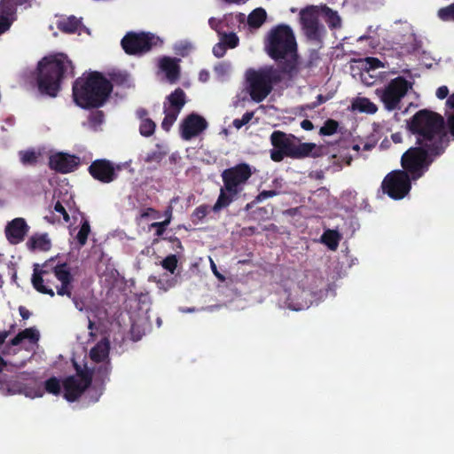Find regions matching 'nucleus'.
<instances>
[{"mask_svg":"<svg viewBox=\"0 0 454 454\" xmlns=\"http://www.w3.org/2000/svg\"><path fill=\"white\" fill-rule=\"evenodd\" d=\"M38 338H40L38 331H36L35 328H27L20 331L18 335L11 339L10 345L18 346L21 343V341L25 340H28L30 343H35L38 341Z\"/></svg>","mask_w":454,"mask_h":454,"instance_id":"24","label":"nucleus"},{"mask_svg":"<svg viewBox=\"0 0 454 454\" xmlns=\"http://www.w3.org/2000/svg\"><path fill=\"white\" fill-rule=\"evenodd\" d=\"M336 129H338V122L333 119H327L323 127L319 128V135L329 137L334 135Z\"/></svg>","mask_w":454,"mask_h":454,"instance_id":"33","label":"nucleus"},{"mask_svg":"<svg viewBox=\"0 0 454 454\" xmlns=\"http://www.w3.org/2000/svg\"><path fill=\"white\" fill-rule=\"evenodd\" d=\"M12 13L13 12L6 14L0 12V35L7 31L9 27H11V21L7 17L11 16Z\"/></svg>","mask_w":454,"mask_h":454,"instance_id":"46","label":"nucleus"},{"mask_svg":"<svg viewBox=\"0 0 454 454\" xmlns=\"http://www.w3.org/2000/svg\"><path fill=\"white\" fill-rule=\"evenodd\" d=\"M32 274H53L60 286H55L57 294L72 299V275L71 268L67 262H58L54 257L45 261L43 264H34Z\"/></svg>","mask_w":454,"mask_h":454,"instance_id":"10","label":"nucleus"},{"mask_svg":"<svg viewBox=\"0 0 454 454\" xmlns=\"http://www.w3.org/2000/svg\"><path fill=\"white\" fill-rule=\"evenodd\" d=\"M7 337H9V331H3L0 333V345L4 344Z\"/></svg>","mask_w":454,"mask_h":454,"instance_id":"60","label":"nucleus"},{"mask_svg":"<svg viewBox=\"0 0 454 454\" xmlns=\"http://www.w3.org/2000/svg\"><path fill=\"white\" fill-rule=\"evenodd\" d=\"M27 0H1V12L10 14L15 11L16 6L23 4Z\"/></svg>","mask_w":454,"mask_h":454,"instance_id":"34","label":"nucleus"},{"mask_svg":"<svg viewBox=\"0 0 454 454\" xmlns=\"http://www.w3.org/2000/svg\"><path fill=\"white\" fill-rule=\"evenodd\" d=\"M20 162L24 165H34L36 163V153L33 150L20 151Z\"/></svg>","mask_w":454,"mask_h":454,"instance_id":"39","label":"nucleus"},{"mask_svg":"<svg viewBox=\"0 0 454 454\" xmlns=\"http://www.w3.org/2000/svg\"><path fill=\"white\" fill-rule=\"evenodd\" d=\"M165 157V152L160 150V147H159V145H156V149L146 153V156H145V162L148 164L156 163L159 164L162 160H164Z\"/></svg>","mask_w":454,"mask_h":454,"instance_id":"31","label":"nucleus"},{"mask_svg":"<svg viewBox=\"0 0 454 454\" xmlns=\"http://www.w3.org/2000/svg\"><path fill=\"white\" fill-rule=\"evenodd\" d=\"M120 169H121L120 165H115L106 159H97L90 162V167H88V173H90L92 179L101 184H110L116 180L118 177L117 172Z\"/></svg>","mask_w":454,"mask_h":454,"instance_id":"14","label":"nucleus"},{"mask_svg":"<svg viewBox=\"0 0 454 454\" xmlns=\"http://www.w3.org/2000/svg\"><path fill=\"white\" fill-rule=\"evenodd\" d=\"M365 62H367L368 69L371 70H375L384 67L382 62L374 57H368L367 59H365Z\"/></svg>","mask_w":454,"mask_h":454,"instance_id":"50","label":"nucleus"},{"mask_svg":"<svg viewBox=\"0 0 454 454\" xmlns=\"http://www.w3.org/2000/svg\"><path fill=\"white\" fill-rule=\"evenodd\" d=\"M43 388L51 395H59L61 393L62 381L56 377H51L43 382Z\"/></svg>","mask_w":454,"mask_h":454,"instance_id":"30","label":"nucleus"},{"mask_svg":"<svg viewBox=\"0 0 454 454\" xmlns=\"http://www.w3.org/2000/svg\"><path fill=\"white\" fill-rule=\"evenodd\" d=\"M74 371L75 375H70L63 380V398L71 403L79 399L91 383V372L89 369L82 368L74 363Z\"/></svg>","mask_w":454,"mask_h":454,"instance_id":"13","label":"nucleus"},{"mask_svg":"<svg viewBox=\"0 0 454 454\" xmlns=\"http://www.w3.org/2000/svg\"><path fill=\"white\" fill-rule=\"evenodd\" d=\"M53 211L59 213L61 217H63V221H65V223H69V215L67 214V212L64 208V206H62L59 200H57V202H55V205H53Z\"/></svg>","mask_w":454,"mask_h":454,"instance_id":"48","label":"nucleus"},{"mask_svg":"<svg viewBox=\"0 0 454 454\" xmlns=\"http://www.w3.org/2000/svg\"><path fill=\"white\" fill-rule=\"evenodd\" d=\"M416 180L406 172L393 170L385 176L380 188H381L383 194L387 195V198L393 200H400L409 195L411 182Z\"/></svg>","mask_w":454,"mask_h":454,"instance_id":"12","label":"nucleus"},{"mask_svg":"<svg viewBox=\"0 0 454 454\" xmlns=\"http://www.w3.org/2000/svg\"><path fill=\"white\" fill-rule=\"evenodd\" d=\"M448 145H417L411 147L401 156V167L403 169L396 171L405 172L419 179L428 171V167L438 157L442 156Z\"/></svg>","mask_w":454,"mask_h":454,"instance_id":"7","label":"nucleus"},{"mask_svg":"<svg viewBox=\"0 0 454 454\" xmlns=\"http://www.w3.org/2000/svg\"><path fill=\"white\" fill-rule=\"evenodd\" d=\"M154 129L155 123L152 119H142V121H140V135H142L143 137L153 136Z\"/></svg>","mask_w":454,"mask_h":454,"instance_id":"37","label":"nucleus"},{"mask_svg":"<svg viewBox=\"0 0 454 454\" xmlns=\"http://www.w3.org/2000/svg\"><path fill=\"white\" fill-rule=\"evenodd\" d=\"M20 316L22 317V319L27 320L28 317H30V311L28 309H25V307L20 306Z\"/></svg>","mask_w":454,"mask_h":454,"instance_id":"57","label":"nucleus"},{"mask_svg":"<svg viewBox=\"0 0 454 454\" xmlns=\"http://www.w3.org/2000/svg\"><path fill=\"white\" fill-rule=\"evenodd\" d=\"M51 247V243L46 234L34 235L27 240V248H29L30 251L40 250L47 252Z\"/></svg>","mask_w":454,"mask_h":454,"instance_id":"23","label":"nucleus"},{"mask_svg":"<svg viewBox=\"0 0 454 454\" xmlns=\"http://www.w3.org/2000/svg\"><path fill=\"white\" fill-rule=\"evenodd\" d=\"M300 22L305 31L306 38L312 41L320 39V26L317 20V10L315 6H309L300 12Z\"/></svg>","mask_w":454,"mask_h":454,"instance_id":"15","label":"nucleus"},{"mask_svg":"<svg viewBox=\"0 0 454 454\" xmlns=\"http://www.w3.org/2000/svg\"><path fill=\"white\" fill-rule=\"evenodd\" d=\"M409 133L416 137V145H450V132L444 117L434 111L420 109L406 122Z\"/></svg>","mask_w":454,"mask_h":454,"instance_id":"1","label":"nucleus"},{"mask_svg":"<svg viewBox=\"0 0 454 454\" xmlns=\"http://www.w3.org/2000/svg\"><path fill=\"white\" fill-rule=\"evenodd\" d=\"M437 16L443 22L454 21V3L438 9Z\"/></svg>","mask_w":454,"mask_h":454,"instance_id":"32","label":"nucleus"},{"mask_svg":"<svg viewBox=\"0 0 454 454\" xmlns=\"http://www.w3.org/2000/svg\"><path fill=\"white\" fill-rule=\"evenodd\" d=\"M160 68L166 74V79L169 83L176 82L180 77V67H178L175 59L164 57L160 61Z\"/></svg>","mask_w":454,"mask_h":454,"instance_id":"21","label":"nucleus"},{"mask_svg":"<svg viewBox=\"0 0 454 454\" xmlns=\"http://www.w3.org/2000/svg\"><path fill=\"white\" fill-rule=\"evenodd\" d=\"M185 102L184 90L177 88L166 97V102H164L163 105V113H180Z\"/></svg>","mask_w":454,"mask_h":454,"instance_id":"19","label":"nucleus"},{"mask_svg":"<svg viewBox=\"0 0 454 454\" xmlns=\"http://www.w3.org/2000/svg\"><path fill=\"white\" fill-rule=\"evenodd\" d=\"M110 350V343L106 339H102L101 341L96 343L90 350V361L95 363H101L108 357V351Z\"/></svg>","mask_w":454,"mask_h":454,"instance_id":"22","label":"nucleus"},{"mask_svg":"<svg viewBox=\"0 0 454 454\" xmlns=\"http://www.w3.org/2000/svg\"><path fill=\"white\" fill-rule=\"evenodd\" d=\"M217 24H219V22L214 20V18H210V20H208V26H210V27L215 31L217 29Z\"/></svg>","mask_w":454,"mask_h":454,"instance_id":"63","label":"nucleus"},{"mask_svg":"<svg viewBox=\"0 0 454 454\" xmlns=\"http://www.w3.org/2000/svg\"><path fill=\"white\" fill-rule=\"evenodd\" d=\"M161 266H163L164 270L173 274L175 269H176V256L170 254L164 257L163 261H161Z\"/></svg>","mask_w":454,"mask_h":454,"instance_id":"41","label":"nucleus"},{"mask_svg":"<svg viewBox=\"0 0 454 454\" xmlns=\"http://www.w3.org/2000/svg\"><path fill=\"white\" fill-rule=\"evenodd\" d=\"M89 233H90V225H89V222L87 220H82V227H80V231H78V234H76V241H78L80 246L82 247L85 245Z\"/></svg>","mask_w":454,"mask_h":454,"instance_id":"36","label":"nucleus"},{"mask_svg":"<svg viewBox=\"0 0 454 454\" xmlns=\"http://www.w3.org/2000/svg\"><path fill=\"white\" fill-rule=\"evenodd\" d=\"M356 109L360 113L374 114L377 111V106L367 98H360L356 99Z\"/></svg>","mask_w":454,"mask_h":454,"instance_id":"29","label":"nucleus"},{"mask_svg":"<svg viewBox=\"0 0 454 454\" xmlns=\"http://www.w3.org/2000/svg\"><path fill=\"white\" fill-rule=\"evenodd\" d=\"M341 239V235L335 230L327 229L321 235V243L326 246L327 249L335 251L338 247V243Z\"/></svg>","mask_w":454,"mask_h":454,"instance_id":"25","label":"nucleus"},{"mask_svg":"<svg viewBox=\"0 0 454 454\" xmlns=\"http://www.w3.org/2000/svg\"><path fill=\"white\" fill-rule=\"evenodd\" d=\"M225 49H227V45H224L223 43H216L213 45L212 52L213 56L221 59L225 54Z\"/></svg>","mask_w":454,"mask_h":454,"instance_id":"49","label":"nucleus"},{"mask_svg":"<svg viewBox=\"0 0 454 454\" xmlns=\"http://www.w3.org/2000/svg\"><path fill=\"white\" fill-rule=\"evenodd\" d=\"M223 1H224V3H226L228 4H235V5H239V4L246 3V0H223Z\"/></svg>","mask_w":454,"mask_h":454,"instance_id":"62","label":"nucleus"},{"mask_svg":"<svg viewBox=\"0 0 454 454\" xmlns=\"http://www.w3.org/2000/svg\"><path fill=\"white\" fill-rule=\"evenodd\" d=\"M265 10L261 7L255 8L247 15V26L253 29H257L265 22Z\"/></svg>","mask_w":454,"mask_h":454,"instance_id":"26","label":"nucleus"},{"mask_svg":"<svg viewBox=\"0 0 454 454\" xmlns=\"http://www.w3.org/2000/svg\"><path fill=\"white\" fill-rule=\"evenodd\" d=\"M112 82L98 71H90L73 82L71 96L82 109L101 107L112 94Z\"/></svg>","mask_w":454,"mask_h":454,"instance_id":"2","label":"nucleus"},{"mask_svg":"<svg viewBox=\"0 0 454 454\" xmlns=\"http://www.w3.org/2000/svg\"><path fill=\"white\" fill-rule=\"evenodd\" d=\"M411 89V82L403 76L389 80L382 88L375 90V95L381 101L385 110L394 112L400 107V102Z\"/></svg>","mask_w":454,"mask_h":454,"instance_id":"9","label":"nucleus"},{"mask_svg":"<svg viewBox=\"0 0 454 454\" xmlns=\"http://www.w3.org/2000/svg\"><path fill=\"white\" fill-rule=\"evenodd\" d=\"M98 373L101 374L102 376H108V373H110V364H104L103 365L99 366V368H98Z\"/></svg>","mask_w":454,"mask_h":454,"instance_id":"55","label":"nucleus"},{"mask_svg":"<svg viewBox=\"0 0 454 454\" xmlns=\"http://www.w3.org/2000/svg\"><path fill=\"white\" fill-rule=\"evenodd\" d=\"M207 127V122L202 116L196 114H189L181 122V137L189 141L202 133Z\"/></svg>","mask_w":454,"mask_h":454,"instance_id":"16","label":"nucleus"},{"mask_svg":"<svg viewBox=\"0 0 454 454\" xmlns=\"http://www.w3.org/2000/svg\"><path fill=\"white\" fill-rule=\"evenodd\" d=\"M251 176L252 168L247 163H239L224 168L222 172L223 187L220 189V195L213 205L212 211L217 213L231 205L237 195L242 192L244 186Z\"/></svg>","mask_w":454,"mask_h":454,"instance_id":"6","label":"nucleus"},{"mask_svg":"<svg viewBox=\"0 0 454 454\" xmlns=\"http://www.w3.org/2000/svg\"><path fill=\"white\" fill-rule=\"evenodd\" d=\"M325 101H327V98L325 96L319 94V95L316 96V100L313 101V103L306 105V109H308V110L316 109L317 106H318L322 104H325Z\"/></svg>","mask_w":454,"mask_h":454,"instance_id":"51","label":"nucleus"},{"mask_svg":"<svg viewBox=\"0 0 454 454\" xmlns=\"http://www.w3.org/2000/svg\"><path fill=\"white\" fill-rule=\"evenodd\" d=\"M164 113V119L163 121H161V129H163L164 131L168 132L170 128H172L173 122L176 120V117H178V114L180 113H171V112H163Z\"/></svg>","mask_w":454,"mask_h":454,"instance_id":"40","label":"nucleus"},{"mask_svg":"<svg viewBox=\"0 0 454 454\" xmlns=\"http://www.w3.org/2000/svg\"><path fill=\"white\" fill-rule=\"evenodd\" d=\"M281 71L273 67H265L258 70L249 69L246 72V82H247V94L251 100L259 104L265 100L271 93L273 85L281 81Z\"/></svg>","mask_w":454,"mask_h":454,"instance_id":"8","label":"nucleus"},{"mask_svg":"<svg viewBox=\"0 0 454 454\" xmlns=\"http://www.w3.org/2000/svg\"><path fill=\"white\" fill-rule=\"evenodd\" d=\"M321 12H323V17H325V21H326L329 28L336 29L340 27V17L336 14V12L327 6H323Z\"/></svg>","mask_w":454,"mask_h":454,"instance_id":"28","label":"nucleus"},{"mask_svg":"<svg viewBox=\"0 0 454 454\" xmlns=\"http://www.w3.org/2000/svg\"><path fill=\"white\" fill-rule=\"evenodd\" d=\"M74 76V66L67 56L58 53L42 58L35 69V83L43 95L55 98L62 80Z\"/></svg>","mask_w":454,"mask_h":454,"instance_id":"3","label":"nucleus"},{"mask_svg":"<svg viewBox=\"0 0 454 454\" xmlns=\"http://www.w3.org/2000/svg\"><path fill=\"white\" fill-rule=\"evenodd\" d=\"M421 46V43H419V40H417V37H415L414 35H409V44L406 45V51L408 52H415L416 51L419 50V47Z\"/></svg>","mask_w":454,"mask_h":454,"instance_id":"45","label":"nucleus"},{"mask_svg":"<svg viewBox=\"0 0 454 454\" xmlns=\"http://www.w3.org/2000/svg\"><path fill=\"white\" fill-rule=\"evenodd\" d=\"M447 106H449L450 109H454V92L447 98Z\"/></svg>","mask_w":454,"mask_h":454,"instance_id":"59","label":"nucleus"},{"mask_svg":"<svg viewBox=\"0 0 454 454\" xmlns=\"http://www.w3.org/2000/svg\"><path fill=\"white\" fill-rule=\"evenodd\" d=\"M170 223V218L168 217L166 220L162 222H154L152 223V228L156 230V236L160 237L162 234H164L165 227H167Z\"/></svg>","mask_w":454,"mask_h":454,"instance_id":"44","label":"nucleus"},{"mask_svg":"<svg viewBox=\"0 0 454 454\" xmlns=\"http://www.w3.org/2000/svg\"><path fill=\"white\" fill-rule=\"evenodd\" d=\"M391 140H393L395 144H399L400 141H402V135H400V133L393 134L391 135Z\"/></svg>","mask_w":454,"mask_h":454,"instance_id":"61","label":"nucleus"},{"mask_svg":"<svg viewBox=\"0 0 454 454\" xmlns=\"http://www.w3.org/2000/svg\"><path fill=\"white\" fill-rule=\"evenodd\" d=\"M253 117L254 112H246L241 119H234L233 127L236 128V129H239L247 124Z\"/></svg>","mask_w":454,"mask_h":454,"instance_id":"42","label":"nucleus"},{"mask_svg":"<svg viewBox=\"0 0 454 454\" xmlns=\"http://www.w3.org/2000/svg\"><path fill=\"white\" fill-rule=\"evenodd\" d=\"M216 44L228 46V49H234L239 44V38L234 33H224L222 35V41Z\"/></svg>","mask_w":454,"mask_h":454,"instance_id":"38","label":"nucleus"},{"mask_svg":"<svg viewBox=\"0 0 454 454\" xmlns=\"http://www.w3.org/2000/svg\"><path fill=\"white\" fill-rule=\"evenodd\" d=\"M448 97V88L446 86H441L437 89V98L444 99Z\"/></svg>","mask_w":454,"mask_h":454,"instance_id":"54","label":"nucleus"},{"mask_svg":"<svg viewBox=\"0 0 454 454\" xmlns=\"http://www.w3.org/2000/svg\"><path fill=\"white\" fill-rule=\"evenodd\" d=\"M209 213V207L207 205H201L195 209H193L192 215H191V219H192V223L197 224L203 221V219Z\"/></svg>","mask_w":454,"mask_h":454,"instance_id":"35","label":"nucleus"},{"mask_svg":"<svg viewBox=\"0 0 454 454\" xmlns=\"http://www.w3.org/2000/svg\"><path fill=\"white\" fill-rule=\"evenodd\" d=\"M27 233H28V225L22 217L11 220L4 228V235H6V239L11 245L21 243Z\"/></svg>","mask_w":454,"mask_h":454,"instance_id":"18","label":"nucleus"},{"mask_svg":"<svg viewBox=\"0 0 454 454\" xmlns=\"http://www.w3.org/2000/svg\"><path fill=\"white\" fill-rule=\"evenodd\" d=\"M300 127H301V129L305 130L310 131L314 129V124H312V122L308 119H305L301 121V123H300Z\"/></svg>","mask_w":454,"mask_h":454,"instance_id":"56","label":"nucleus"},{"mask_svg":"<svg viewBox=\"0 0 454 454\" xmlns=\"http://www.w3.org/2000/svg\"><path fill=\"white\" fill-rule=\"evenodd\" d=\"M130 333H131V340H133V341H138L141 339V334L139 333L136 332L135 325H131Z\"/></svg>","mask_w":454,"mask_h":454,"instance_id":"58","label":"nucleus"},{"mask_svg":"<svg viewBox=\"0 0 454 454\" xmlns=\"http://www.w3.org/2000/svg\"><path fill=\"white\" fill-rule=\"evenodd\" d=\"M275 196H276L275 190H264V191L259 192V194H257V196H255V199H254V202H262L264 200L270 199Z\"/></svg>","mask_w":454,"mask_h":454,"instance_id":"47","label":"nucleus"},{"mask_svg":"<svg viewBox=\"0 0 454 454\" xmlns=\"http://www.w3.org/2000/svg\"><path fill=\"white\" fill-rule=\"evenodd\" d=\"M23 387L19 381H12L8 385V392H10V394L21 393Z\"/></svg>","mask_w":454,"mask_h":454,"instance_id":"53","label":"nucleus"},{"mask_svg":"<svg viewBox=\"0 0 454 454\" xmlns=\"http://www.w3.org/2000/svg\"><path fill=\"white\" fill-rule=\"evenodd\" d=\"M267 55L278 63L282 74L293 77L297 73L294 34L286 25L275 26L265 40Z\"/></svg>","mask_w":454,"mask_h":454,"instance_id":"4","label":"nucleus"},{"mask_svg":"<svg viewBox=\"0 0 454 454\" xmlns=\"http://www.w3.org/2000/svg\"><path fill=\"white\" fill-rule=\"evenodd\" d=\"M77 166H79V158L75 155L59 153L53 154L49 160V167L60 174L73 172Z\"/></svg>","mask_w":454,"mask_h":454,"instance_id":"17","label":"nucleus"},{"mask_svg":"<svg viewBox=\"0 0 454 454\" xmlns=\"http://www.w3.org/2000/svg\"><path fill=\"white\" fill-rule=\"evenodd\" d=\"M270 160L281 162L286 158L303 160L307 157L315 159L322 156V147L314 143H301L294 134L275 130L270 134Z\"/></svg>","mask_w":454,"mask_h":454,"instance_id":"5","label":"nucleus"},{"mask_svg":"<svg viewBox=\"0 0 454 454\" xmlns=\"http://www.w3.org/2000/svg\"><path fill=\"white\" fill-rule=\"evenodd\" d=\"M162 44V41L151 32L129 31L123 35L121 47L129 56L142 57L153 48Z\"/></svg>","mask_w":454,"mask_h":454,"instance_id":"11","label":"nucleus"},{"mask_svg":"<svg viewBox=\"0 0 454 454\" xmlns=\"http://www.w3.org/2000/svg\"><path fill=\"white\" fill-rule=\"evenodd\" d=\"M212 271H213V274H215V277L218 278V279H220V280L224 279V278L219 272H217V270H215V265H214V262H212Z\"/></svg>","mask_w":454,"mask_h":454,"instance_id":"64","label":"nucleus"},{"mask_svg":"<svg viewBox=\"0 0 454 454\" xmlns=\"http://www.w3.org/2000/svg\"><path fill=\"white\" fill-rule=\"evenodd\" d=\"M445 128L449 129L450 136L454 138V112L445 119Z\"/></svg>","mask_w":454,"mask_h":454,"instance_id":"52","label":"nucleus"},{"mask_svg":"<svg viewBox=\"0 0 454 454\" xmlns=\"http://www.w3.org/2000/svg\"><path fill=\"white\" fill-rule=\"evenodd\" d=\"M54 277L52 274H32V278H30V282H32V287L37 291V293L50 295L51 297L54 296V292H52V279Z\"/></svg>","mask_w":454,"mask_h":454,"instance_id":"20","label":"nucleus"},{"mask_svg":"<svg viewBox=\"0 0 454 454\" xmlns=\"http://www.w3.org/2000/svg\"><path fill=\"white\" fill-rule=\"evenodd\" d=\"M81 26V20L74 16H70L59 23V29L67 34H74Z\"/></svg>","mask_w":454,"mask_h":454,"instance_id":"27","label":"nucleus"},{"mask_svg":"<svg viewBox=\"0 0 454 454\" xmlns=\"http://www.w3.org/2000/svg\"><path fill=\"white\" fill-rule=\"evenodd\" d=\"M103 122V112L101 110H95L90 112V124L92 127L101 125Z\"/></svg>","mask_w":454,"mask_h":454,"instance_id":"43","label":"nucleus"}]
</instances>
